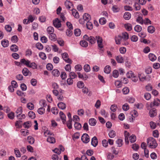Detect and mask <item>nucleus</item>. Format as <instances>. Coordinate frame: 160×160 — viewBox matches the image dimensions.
Masks as SVG:
<instances>
[{"label":"nucleus","mask_w":160,"mask_h":160,"mask_svg":"<svg viewBox=\"0 0 160 160\" xmlns=\"http://www.w3.org/2000/svg\"><path fill=\"white\" fill-rule=\"evenodd\" d=\"M27 108L30 110H32L34 108V105L32 103H28L27 104Z\"/></svg>","instance_id":"obj_48"},{"label":"nucleus","mask_w":160,"mask_h":160,"mask_svg":"<svg viewBox=\"0 0 160 160\" xmlns=\"http://www.w3.org/2000/svg\"><path fill=\"white\" fill-rule=\"evenodd\" d=\"M112 75L115 78H117L119 75L118 71L116 70H114L113 72Z\"/></svg>","instance_id":"obj_60"},{"label":"nucleus","mask_w":160,"mask_h":160,"mask_svg":"<svg viewBox=\"0 0 160 160\" xmlns=\"http://www.w3.org/2000/svg\"><path fill=\"white\" fill-rule=\"evenodd\" d=\"M72 119L69 120L67 123V126L69 129L72 128Z\"/></svg>","instance_id":"obj_42"},{"label":"nucleus","mask_w":160,"mask_h":160,"mask_svg":"<svg viewBox=\"0 0 160 160\" xmlns=\"http://www.w3.org/2000/svg\"><path fill=\"white\" fill-rule=\"evenodd\" d=\"M71 30L72 29H68L66 31V34L68 36L70 37L72 34V32Z\"/></svg>","instance_id":"obj_50"},{"label":"nucleus","mask_w":160,"mask_h":160,"mask_svg":"<svg viewBox=\"0 0 160 160\" xmlns=\"http://www.w3.org/2000/svg\"><path fill=\"white\" fill-rule=\"evenodd\" d=\"M49 39L53 41H55L56 39V36L54 33L49 34Z\"/></svg>","instance_id":"obj_28"},{"label":"nucleus","mask_w":160,"mask_h":160,"mask_svg":"<svg viewBox=\"0 0 160 160\" xmlns=\"http://www.w3.org/2000/svg\"><path fill=\"white\" fill-rule=\"evenodd\" d=\"M86 26L87 28L89 30H91L93 28V24L90 21L87 22Z\"/></svg>","instance_id":"obj_31"},{"label":"nucleus","mask_w":160,"mask_h":160,"mask_svg":"<svg viewBox=\"0 0 160 160\" xmlns=\"http://www.w3.org/2000/svg\"><path fill=\"white\" fill-rule=\"evenodd\" d=\"M136 21L141 24H143L144 23L142 17L141 16H139L136 19Z\"/></svg>","instance_id":"obj_40"},{"label":"nucleus","mask_w":160,"mask_h":160,"mask_svg":"<svg viewBox=\"0 0 160 160\" xmlns=\"http://www.w3.org/2000/svg\"><path fill=\"white\" fill-rule=\"evenodd\" d=\"M28 116L32 119H34L36 117L35 113L32 111H30L28 113Z\"/></svg>","instance_id":"obj_34"},{"label":"nucleus","mask_w":160,"mask_h":160,"mask_svg":"<svg viewBox=\"0 0 160 160\" xmlns=\"http://www.w3.org/2000/svg\"><path fill=\"white\" fill-rule=\"evenodd\" d=\"M84 71L86 72H89L90 70V68L88 64L85 65L84 67Z\"/></svg>","instance_id":"obj_46"},{"label":"nucleus","mask_w":160,"mask_h":160,"mask_svg":"<svg viewBox=\"0 0 160 160\" xmlns=\"http://www.w3.org/2000/svg\"><path fill=\"white\" fill-rule=\"evenodd\" d=\"M47 141L52 143H54L55 142L54 138L52 137H49L47 139Z\"/></svg>","instance_id":"obj_36"},{"label":"nucleus","mask_w":160,"mask_h":160,"mask_svg":"<svg viewBox=\"0 0 160 160\" xmlns=\"http://www.w3.org/2000/svg\"><path fill=\"white\" fill-rule=\"evenodd\" d=\"M37 65L35 63L32 62L29 64L28 67L32 68L34 69L37 68Z\"/></svg>","instance_id":"obj_44"},{"label":"nucleus","mask_w":160,"mask_h":160,"mask_svg":"<svg viewBox=\"0 0 160 160\" xmlns=\"http://www.w3.org/2000/svg\"><path fill=\"white\" fill-rule=\"evenodd\" d=\"M98 141L97 137L95 136L93 137L92 139L91 144L94 147H96L98 145Z\"/></svg>","instance_id":"obj_8"},{"label":"nucleus","mask_w":160,"mask_h":160,"mask_svg":"<svg viewBox=\"0 0 160 160\" xmlns=\"http://www.w3.org/2000/svg\"><path fill=\"white\" fill-rule=\"evenodd\" d=\"M160 104V100L158 98H156L154 99L153 102L151 103L150 106L151 108H152L154 106H158Z\"/></svg>","instance_id":"obj_6"},{"label":"nucleus","mask_w":160,"mask_h":160,"mask_svg":"<svg viewBox=\"0 0 160 160\" xmlns=\"http://www.w3.org/2000/svg\"><path fill=\"white\" fill-rule=\"evenodd\" d=\"M116 59L119 63H121L123 62V58L121 55H119L116 56Z\"/></svg>","instance_id":"obj_11"},{"label":"nucleus","mask_w":160,"mask_h":160,"mask_svg":"<svg viewBox=\"0 0 160 160\" xmlns=\"http://www.w3.org/2000/svg\"><path fill=\"white\" fill-rule=\"evenodd\" d=\"M27 140L29 143L31 144H33L34 143V138L31 136H29L28 137Z\"/></svg>","instance_id":"obj_27"},{"label":"nucleus","mask_w":160,"mask_h":160,"mask_svg":"<svg viewBox=\"0 0 160 160\" xmlns=\"http://www.w3.org/2000/svg\"><path fill=\"white\" fill-rule=\"evenodd\" d=\"M39 56L43 60H45L46 58V56L45 53L43 52H40L39 53Z\"/></svg>","instance_id":"obj_45"},{"label":"nucleus","mask_w":160,"mask_h":160,"mask_svg":"<svg viewBox=\"0 0 160 160\" xmlns=\"http://www.w3.org/2000/svg\"><path fill=\"white\" fill-rule=\"evenodd\" d=\"M74 33L76 36H79L81 34V30L79 29H76L74 30Z\"/></svg>","instance_id":"obj_38"},{"label":"nucleus","mask_w":160,"mask_h":160,"mask_svg":"<svg viewBox=\"0 0 160 160\" xmlns=\"http://www.w3.org/2000/svg\"><path fill=\"white\" fill-rule=\"evenodd\" d=\"M157 112L155 108H153L150 110L149 111V115L151 117H153L156 116Z\"/></svg>","instance_id":"obj_9"},{"label":"nucleus","mask_w":160,"mask_h":160,"mask_svg":"<svg viewBox=\"0 0 160 160\" xmlns=\"http://www.w3.org/2000/svg\"><path fill=\"white\" fill-rule=\"evenodd\" d=\"M91 19L90 16L88 13H85L83 16V19L84 22H87L89 21Z\"/></svg>","instance_id":"obj_7"},{"label":"nucleus","mask_w":160,"mask_h":160,"mask_svg":"<svg viewBox=\"0 0 160 160\" xmlns=\"http://www.w3.org/2000/svg\"><path fill=\"white\" fill-rule=\"evenodd\" d=\"M140 4H138L137 2L135 3L134 7L135 9L136 10L138 11L141 8V7L140 6Z\"/></svg>","instance_id":"obj_51"},{"label":"nucleus","mask_w":160,"mask_h":160,"mask_svg":"<svg viewBox=\"0 0 160 160\" xmlns=\"http://www.w3.org/2000/svg\"><path fill=\"white\" fill-rule=\"evenodd\" d=\"M129 140L130 142L131 143H133L136 140V136L133 134H132L129 137Z\"/></svg>","instance_id":"obj_35"},{"label":"nucleus","mask_w":160,"mask_h":160,"mask_svg":"<svg viewBox=\"0 0 160 160\" xmlns=\"http://www.w3.org/2000/svg\"><path fill=\"white\" fill-rule=\"evenodd\" d=\"M20 62L21 63L25 65L27 67H28L30 63V62L28 60H26L24 58H22L21 59Z\"/></svg>","instance_id":"obj_15"},{"label":"nucleus","mask_w":160,"mask_h":160,"mask_svg":"<svg viewBox=\"0 0 160 160\" xmlns=\"http://www.w3.org/2000/svg\"><path fill=\"white\" fill-rule=\"evenodd\" d=\"M74 127L76 129L80 130L82 128V125L80 123L75 122L74 124Z\"/></svg>","instance_id":"obj_29"},{"label":"nucleus","mask_w":160,"mask_h":160,"mask_svg":"<svg viewBox=\"0 0 160 160\" xmlns=\"http://www.w3.org/2000/svg\"><path fill=\"white\" fill-rule=\"evenodd\" d=\"M14 153L15 154V155L17 157L19 158L20 157L21 155L19 150L17 148H16L14 149Z\"/></svg>","instance_id":"obj_26"},{"label":"nucleus","mask_w":160,"mask_h":160,"mask_svg":"<svg viewBox=\"0 0 160 160\" xmlns=\"http://www.w3.org/2000/svg\"><path fill=\"white\" fill-rule=\"evenodd\" d=\"M106 19L104 18H101L99 20V23L102 25H103L106 23Z\"/></svg>","instance_id":"obj_53"},{"label":"nucleus","mask_w":160,"mask_h":160,"mask_svg":"<svg viewBox=\"0 0 160 160\" xmlns=\"http://www.w3.org/2000/svg\"><path fill=\"white\" fill-rule=\"evenodd\" d=\"M22 73L23 75L25 76H28L29 73H31L28 69L26 68H24L22 69Z\"/></svg>","instance_id":"obj_14"},{"label":"nucleus","mask_w":160,"mask_h":160,"mask_svg":"<svg viewBox=\"0 0 160 160\" xmlns=\"http://www.w3.org/2000/svg\"><path fill=\"white\" fill-rule=\"evenodd\" d=\"M53 24L54 26L57 28H60L61 26V21L58 18H56L53 20Z\"/></svg>","instance_id":"obj_3"},{"label":"nucleus","mask_w":160,"mask_h":160,"mask_svg":"<svg viewBox=\"0 0 160 160\" xmlns=\"http://www.w3.org/2000/svg\"><path fill=\"white\" fill-rule=\"evenodd\" d=\"M21 132L23 135L24 136L28 135L29 133L28 130H24L23 129H22L21 130Z\"/></svg>","instance_id":"obj_58"},{"label":"nucleus","mask_w":160,"mask_h":160,"mask_svg":"<svg viewBox=\"0 0 160 160\" xmlns=\"http://www.w3.org/2000/svg\"><path fill=\"white\" fill-rule=\"evenodd\" d=\"M148 32L151 33H152L155 31V28L152 26H150L148 28Z\"/></svg>","instance_id":"obj_23"},{"label":"nucleus","mask_w":160,"mask_h":160,"mask_svg":"<svg viewBox=\"0 0 160 160\" xmlns=\"http://www.w3.org/2000/svg\"><path fill=\"white\" fill-rule=\"evenodd\" d=\"M124 27L127 30L130 31L132 29V25L128 23L125 24Z\"/></svg>","instance_id":"obj_39"},{"label":"nucleus","mask_w":160,"mask_h":160,"mask_svg":"<svg viewBox=\"0 0 160 160\" xmlns=\"http://www.w3.org/2000/svg\"><path fill=\"white\" fill-rule=\"evenodd\" d=\"M80 44L82 46L84 47H87L88 45V42L84 40L81 41Z\"/></svg>","instance_id":"obj_32"},{"label":"nucleus","mask_w":160,"mask_h":160,"mask_svg":"<svg viewBox=\"0 0 160 160\" xmlns=\"http://www.w3.org/2000/svg\"><path fill=\"white\" fill-rule=\"evenodd\" d=\"M153 67L155 69H158L160 68V64L158 63H155L153 64Z\"/></svg>","instance_id":"obj_64"},{"label":"nucleus","mask_w":160,"mask_h":160,"mask_svg":"<svg viewBox=\"0 0 160 160\" xmlns=\"http://www.w3.org/2000/svg\"><path fill=\"white\" fill-rule=\"evenodd\" d=\"M120 53L122 54H124L126 51V49L124 47H122L119 48Z\"/></svg>","instance_id":"obj_59"},{"label":"nucleus","mask_w":160,"mask_h":160,"mask_svg":"<svg viewBox=\"0 0 160 160\" xmlns=\"http://www.w3.org/2000/svg\"><path fill=\"white\" fill-rule=\"evenodd\" d=\"M52 74L55 77H58L60 75V72L58 69H54L52 71Z\"/></svg>","instance_id":"obj_19"},{"label":"nucleus","mask_w":160,"mask_h":160,"mask_svg":"<svg viewBox=\"0 0 160 160\" xmlns=\"http://www.w3.org/2000/svg\"><path fill=\"white\" fill-rule=\"evenodd\" d=\"M81 140L84 143H88L89 141V137L88 135L86 133L83 134L81 137Z\"/></svg>","instance_id":"obj_4"},{"label":"nucleus","mask_w":160,"mask_h":160,"mask_svg":"<svg viewBox=\"0 0 160 160\" xmlns=\"http://www.w3.org/2000/svg\"><path fill=\"white\" fill-rule=\"evenodd\" d=\"M111 71V67L109 65L106 66L104 68V72L107 74L110 73Z\"/></svg>","instance_id":"obj_21"},{"label":"nucleus","mask_w":160,"mask_h":160,"mask_svg":"<svg viewBox=\"0 0 160 160\" xmlns=\"http://www.w3.org/2000/svg\"><path fill=\"white\" fill-rule=\"evenodd\" d=\"M131 17V14L129 12H126L123 15V18L126 20H129L130 19Z\"/></svg>","instance_id":"obj_25"},{"label":"nucleus","mask_w":160,"mask_h":160,"mask_svg":"<svg viewBox=\"0 0 160 160\" xmlns=\"http://www.w3.org/2000/svg\"><path fill=\"white\" fill-rule=\"evenodd\" d=\"M1 44L4 48H6L9 46V41L7 39H3L1 42Z\"/></svg>","instance_id":"obj_10"},{"label":"nucleus","mask_w":160,"mask_h":160,"mask_svg":"<svg viewBox=\"0 0 160 160\" xmlns=\"http://www.w3.org/2000/svg\"><path fill=\"white\" fill-rule=\"evenodd\" d=\"M36 47L39 50H42L43 48L42 45L40 43H38L36 44Z\"/></svg>","instance_id":"obj_54"},{"label":"nucleus","mask_w":160,"mask_h":160,"mask_svg":"<svg viewBox=\"0 0 160 160\" xmlns=\"http://www.w3.org/2000/svg\"><path fill=\"white\" fill-rule=\"evenodd\" d=\"M96 39L97 40L98 47L100 48H102L103 46L102 44V38L98 36H96Z\"/></svg>","instance_id":"obj_5"},{"label":"nucleus","mask_w":160,"mask_h":160,"mask_svg":"<svg viewBox=\"0 0 160 160\" xmlns=\"http://www.w3.org/2000/svg\"><path fill=\"white\" fill-rule=\"evenodd\" d=\"M82 68L81 65L80 64L77 65L75 67V69L76 71H80L82 70Z\"/></svg>","instance_id":"obj_56"},{"label":"nucleus","mask_w":160,"mask_h":160,"mask_svg":"<svg viewBox=\"0 0 160 160\" xmlns=\"http://www.w3.org/2000/svg\"><path fill=\"white\" fill-rule=\"evenodd\" d=\"M64 4L66 8L68 9L71 8V6L72 5V3L68 0H67L65 2Z\"/></svg>","instance_id":"obj_18"},{"label":"nucleus","mask_w":160,"mask_h":160,"mask_svg":"<svg viewBox=\"0 0 160 160\" xmlns=\"http://www.w3.org/2000/svg\"><path fill=\"white\" fill-rule=\"evenodd\" d=\"M129 89L127 87H125L122 90L123 93L124 94H127L129 92Z\"/></svg>","instance_id":"obj_61"},{"label":"nucleus","mask_w":160,"mask_h":160,"mask_svg":"<svg viewBox=\"0 0 160 160\" xmlns=\"http://www.w3.org/2000/svg\"><path fill=\"white\" fill-rule=\"evenodd\" d=\"M121 36L126 41H127L129 38L128 34L126 32L122 33Z\"/></svg>","instance_id":"obj_24"},{"label":"nucleus","mask_w":160,"mask_h":160,"mask_svg":"<svg viewBox=\"0 0 160 160\" xmlns=\"http://www.w3.org/2000/svg\"><path fill=\"white\" fill-rule=\"evenodd\" d=\"M147 144L149 147L151 148H155L157 146L155 139L153 138L150 137L147 139Z\"/></svg>","instance_id":"obj_1"},{"label":"nucleus","mask_w":160,"mask_h":160,"mask_svg":"<svg viewBox=\"0 0 160 160\" xmlns=\"http://www.w3.org/2000/svg\"><path fill=\"white\" fill-rule=\"evenodd\" d=\"M69 77L70 78L73 79L77 78V75L74 72H71L69 73Z\"/></svg>","instance_id":"obj_47"},{"label":"nucleus","mask_w":160,"mask_h":160,"mask_svg":"<svg viewBox=\"0 0 160 160\" xmlns=\"http://www.w3.org/2000/svg\"><path fill=\"white\" fill-rule=\"evenodd\" d=\"M52 88L54 90L57 89L59 88V86L57 83L54 82H52Z\"/></svg>","instance_id":"obj_57"},{"label":"nucleus","mask_w":160,"mask_h":160,"mask_svg":"<svg viewBox=\"0 0 160 160\" xmlns=\"http://www.w3.org/2000/svg\"><path fill=\"white\" fill-rule=\"evenodd\" d=\"M31 122L29 121L24 122L23 123V126L25 128H28L31 126Z\"/></svg>","instance_id":"obj_33"},{"label":"nucleus","mask_w":160,"mask_h":160,"mask_svg":"<svg viewBox=\"0 0 160 160\" xmlns=\"http://www.w3.org/2000/svg\"><path fill=\"white\" fill-rule=\"evenodd\" d=\"M47 31L49 34L52 33L54 32V28L52 27H48L47 28Z\"/></svg>","instance_id":"obj_22"},{"label":"nucleus","mask_w":160,"mask_h":160,"mask_svg":"<svg viewBox=\"0 0 160 160\" xmlns=\"http://www.w3.org/2000/svg\"><path fill=\"white\" fill-rule=\"evenodd\" d=\"M89 123L90 125L94 126L96 124V121L94 118H92L89 120Z\"/></svg>","instance_id":"obj_20"},{"label":"nucleus","mask_w":160,"mask_h":160,"mask_svg":"<svg viewBox=\"0 0 160 160\" xmlns=\"http://www.w3.org/2000/svg\"><path fill=\"white\" fill-rule=\"evenodd\" d=\"M120 44L122 43L123 45H128V43L127 41H126L121 35H120Z\"/></svg>","instance_id":"obj_30"},{"label":"nucleus","mask_w":160,"mask_h":160,"mask_svg":"<svg viewBox=\"0 0 160 160\" xmlns=\"http://www.w3.org/2000/svg\"><path fill=\"white\" fill-rule=\"evenodd\" d=\"M108 135L110 138H113L116 136V133L113 130H111L108 133Z\"/></svg>","instance_id":"obj_37"},{"label":"nucleus","mask_w":160,"mask_h":160,"mask_svg":"<svg viewBox=\"0 0 160 160\" xmlns=\"http://www.w3.org/2000/svg\"><path fill=\"white\" fill-rule=\"evenodd\" d=\"M10 50L13 52H17L18 50V47L15 44L12 45L10 47Z\"/></svg>","instance_id":"obj_17"},{"label":"nucleus","mask_w":160,"mask_h":160,"mask_svg":"<svg viewBox=\"0 0 160 160\" xmlns=\"http://www.w3.org/2000/svg\"><path fill=\"white\" fill-rule=\"evenodd\" d=\"M148 57L149 60L152 62L154 61L157 59V57L155 55L152 53L149 54Z\"/></svg>","instance_id":"obj_13"},{"label":"nucleus","mask_w":160,"mask_h":160,"mask_svg":"<svg viewBox=\"0 0 160 160\" xmlns=\"http://www.w3.org/2000/svg\"><path fill=\"white\" fill-rule=\"evenodd\" d=\"M51 111L53 114H57L58 113V110L57 108L54 107L52 108Z\"/></svg>","instance_id":"obj_52"},{"label":"nucleus","mask_w":160,"mask_h":160,"mask_svg":"<svg viewBox=\"0 0 160 160\" xmlns=\"http://www.w3.org/2000/svg\"><path fill=\"white\" fill-rule=\"evenodd\" d=\"M122 108L124 111H127L129 109V107L127 103H125L123 105Z\"/></svg>","instance_id":"obj_55"},{"label":"nucleus","mask_w":160,"mask_h":160,"mask_svg":"<svg viewBox=\"0 0 160 160\" xmlns=\"http://www.w3.org/2000/svg\"><path fill=\"white\" fill-rule=\"evenodd\" d=\"M84 85V83L82 81H79L77 83V87L79 88H83Z\"/></svg>","instance_id":"obj_43"},{"label":"nucleus","mask_w":160,"mask_h":160,"mask_svg":"<svg viewBox=\"0 0 160 160\" xmlns=\"http://www.w3.org/2000/svg\"><path fill=\"white\" fill-rule=\"evenodd\" d=\"M142 27L139 25H136L134 28L135 31L137 32H140L142 30Z\"/></svg>","instance_id":"obj_41"},{"label":"nucleus","mask_w":160,"mask_h":160,"mask_svg":"<svg viewBox=\"0 0 160 160\" xmlns=\"http://www.w3.org/2000/svg\"><path fill=\"white\" fill-rule=\"evenodd\" d=\"M59 115L63 123L64 124L66 121L65 114L62 112L60 111L59 112Z\"/></svg>","instance_id":"obj_12"},{"label":"nucleus","mask_w":160,"mask_h":160,"mask_svg":"<svg viewBox=\"0 0 160 160\" xmlns=\"http://www.w3.org/2000/svg\"><path fill=\"white\" fill-rule=\"evenodd\" d=\"M58 107L60 109L63 110L64 109L66 108V105L64 103L60 102L58 104Z\"/></svg>","instance_id":"obj_16"},{"label":"nucleus","mask_w":160,"mask_h":160,"mask_svg":"<svg viewBox=\"0 0 160 160\" xmlns=\"http://www.w3.org/2000/svg\"><path fill=\"white\" fill-rule=\"evenodd\" d=\"M83 38L86 40L88 41L89 42L92 44H94L96 42V38L93 36H90L89 37L87 35H85L83 36Z\"/></svg>","instance_id":"obj_2"},{"label":"nucleus","mask_w":160,"mask_h":160,"mask_svg":"<svg viewBox=\"0 0 160 160\" xmlns=\"http://www.w3.org/2000/svg\"><path fill=\"white\" fill-rule=\"evenodd\" d=\"M116 143L118 145V146L120 147L122 145V140L121 139H118L116 141Z\"/></svg>","instance_id":"obj_49"},{"label":"nucleus","mask_w":160,"mask_h":160,"mask_svg":"<svg viewBox=\"0 0 160 160\" xmlns=\"http://www.w3.org/2000/svg\"><path fill=\"white\" fill-rule=\"evenodd\" d=\"M144 97L147 100H149L151 98L150 94L148 93H146L144 95Z\"/></svg>","instance_id":"obj_62"},{"label":"nucleus","mask_w":160,"mask_h":160,"mask_svg":"<svg viewBox=\"0 0 160 160\" xmlns=\"http://www.w3.org/2000/svg\"><path fill=\"white\" fill-rule=\"evenodd\" d=\"M133 73L132 71H129L126 74L127 77L128 78H131L133 75Z\"/></svg>","instance_id":"obj_63"}]
</instances>
